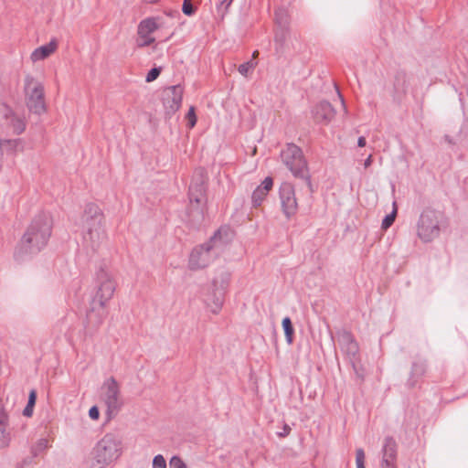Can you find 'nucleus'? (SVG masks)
Instances as JSON below:
<instances>
[{
	"label": "nucleus",
	"mask_w": 468,
	"mask_h": 468,
	"mask_svg": "<svg viewBox=\"0 0 468 468\" xmlns=\"http://www.w3.org/2000/svg\"><path fill=\"white\" fill-rule=\"evenodd\" d=\"M155 38L151 37V35H147V37H138L136 39V46L139 48L148 47L154 43Z\"/></svg>",
	"instance_id": "29"
},
{
	"label": "nucleus",
	"mask_w": 468,
	"mask_h": 468,
	"mask_svg": "<svg viewBox=\"0 0 468 468\" xmlns=\"http://www.w3.org/2000/svg\"><path fill=\"white\" fill-rule=\"evenodd\" d=\"M5 116L6 119L10 118V125L12 126L15 133L20 134L25 131L26 123L24 120L16 116L10 109H6Z\"/></svg>",
	"instance_id": "23"
},
{
	"label": "nucleus",
	"mask_w": 468,
	"mask_h": 468,
	"mask_svg": "<svg viewBox=\"0 0 468 468\" xmlns=\"http://www.w3.org/2000/svg\"><path fill=\"white\" fill-rule=\"evenodd\" d=\"M220 244L221 229H218L207 242L193 249L188 261L189 269L197 271L207 267L218 256Z\"/></svg>",
	"instance_id": "6"
},
{
	"label": "nucleus",
	"mask_w": 468,
	"mask_h": 468,
	"mask_svg": "<svg viewBox=\"0 0 468 468\" xmlns=\"http://www.w3.org/2000/svg\"><path fill=\"white\" fill-rule=\"evenodd\" d=\"M339 96H340V98H341V101H342L343 105H345V103H344V98H342V96H341L340 94H339Z\"/></svg>",
	"instance_id": "50"
},
{
	"label": "nucleus",
	"mask_w": 468,
	"mask_h": 468,
	"mask_svg": "<svg viewBox=\"0 0 468 468\" xmlns=\"http://www.w3.org/2000/svg\"><path fill=\"white\" fill-rule=\"evenodd\" d=\"M103 401L107 406V415L111 419L115 416L122 406L120 387L113 377L107 379L102 386Z\"/></svg>",
	"instance_id": "10"
},
{
	"label": "nucleus",
	"mask_w": 468,
	"mask_h": 468,
	"mask_svg": "<svg viewBox=\"0 0 468 468\" xmlns=\"http://www.w3.org/2000/svg\"><path fill=\"white\" fill-rule=\"evenodd\" d=\"M273 179L271 176H267L259 187L266 191L267 193L272 188Z\"/></svg>",
	"instance_id": "40"
},
{
	"label": "nucleus",
	"mask_w": 468,
	"mask_h": 468,
	"mask_svg": "<svg viewBox=\"0 0 468 468\" xmlns=\"http://www.w3.org/2000/svg\"><path fill=\"white\" fill-rule=\"evenodd\" d=\"M367 142H366V138L364 136H360L357 140V145L359 147H364L366 145Z\"/></svg>",
	"instance_id": "46"
},
{
	"label": "nucleus",
	"mask_w": 468,
	"mask_h": 468,
	"mask_svg": "<svg viewBox=\"0 0 468 468\" xmlns=\"http://www.w3.org/2000/svg\"><path fill=\"white\" fill-rule=\"evenodd\" d=\"M291 431V427L288 424L284 423L282 431H278L277 435L280 438H285L290 434Z\"/></svg>",
	"instance_id": "42"
},
{
	"label": "nucleus",
	"mask_w": 468,
	"mask_h": 468,
	"mask_svg": "<svg viewBox=\"0 0 468 468\" xmlns=\"http://www.w3.org/2000/svg\"><path fill=\"white\" fill-rule=\"evenodd\" d=\"M51 232L50 216L46 213L37 215L27 227L15 250L16 260L24 261L27 256L39 253L48 245Z\"/></svg>",
	"instance_id": "1"
},
{
	"label": "nucleus",
	"mask_w": 468,
	"mask_h": 468,
	"mask_svg": "<svg viewBox=\"0 0 468 468\" xmlns=\"http://www.w3.org/2000/svg\"><path fill=\"white\" fill-rule=\"evenodd\" d=\"M206 204L190 203L186 209V217L188 223L193 228H198L205 218Z\"/></svg>",
	"instance_id": "17"
},
{
	"label": "nucleus",
	"mask_w": 468,
	"mask_h": 468,
	"mask_svg": "<svg viewBox=\"0 0 468 468\" xmlns=\"http://www.w3.org/2000/svg\"><path fill=\"white\" fill-rule=\"evenodd\" d=\"M89 416L91 420H98L100 417V410L97 406H92L89 410Z\"/></svg>",
	"instance_id": "41"
},
{
	"label": "nucleus",
	"mask_w": 468,
	"mask_h": 468,
	"mask_svg": "<svg viewBox=\"0 0 468 468\" xmlns=\"http://www.w3.org/2000/svg\"><path fill=\"white\" fill-rule=\"evenodd\" d=\"M281 159L284 165L292 172L293 176L303 179L309 190L313 192V186L307 162L303 156L302 149L292 143L286 144L285 147L281 152Z\"/></svg>",
	"instance_id": "5"
},
{
	"label": "nucleus",
	"mask_w": 468,
	"mask_h": 468,
	"mask_svg": "<svg viewBox=\"0 0 468 468\" xmlns=\"http://www.w3.org/2000/svg\"><path fill=\"white\" fill-rule=\"evenodd\" d=\"M25 98L30 112L41 115L46 112L45 93L42 83L31 75L25 77Z\"/></svg>",
	"instance_id": "8"
},
{
	"label": "nucleus",
	"mask_w": 468,
	"mask_h": 468,
	"mask_svg": "<svg viewBox=\"0 0 468 468\" xmlns=\"http://www.w3.org/2000/svg\"><path fill=\"white\" fill-rule=\"evenodd\" d=\"M426 372V363L422 360H418L412 363L410 378L408 379L407 385L409 388H414L418 383L419 379L425 374Z\"/></svg>",
	"instance_id": "18"
},
{
	"label": "nucleus",
	"mask_w": 468,
	"mask_h": 468,
	"mask_svg": "<svg viewBox=\"0 0 468 468\" xmlns=\"http://www.w3.org/2000/svg\"><path fill=\"white\" fill-rule=\"evenodd\" d=\"M184 89L181 85L166 88L163 92V105L166 118H171L181 107Z\"/></svg>",
	"instance_id": "12"
},
{
	"label": "nucleus",
	"mask_w": 468,
	"mask_h": 468,
	"mask_svg": "<svg viewBox=\"0 0 468 468\" xmlns=\"http://www.w3.org/2000/svg\"><path fill=\"white\" fill-rule=\"evenodd\" d=\"M48 447V441L47 439H39L35 445L31 447V453L33 457H37L40 452H44Z\"/></svg>",
	"instance_id": "28"
},
{
	"label": "nucleus",
	"mask_w": 468,
	"mask_h": 468,
	"mask_svg": "<svg viewBox=\"0 0 468 468\" xmlns=\"http://www.w3.org/2000/svg\"><path fill=\"white\" fill-rule=\"evenodd\" d=\"M153 468H166V461L162 454H157L154 457Z\"/></svg>",
	"instance_id": "38"
},
{
	"label": "nucleus",
	"mask_w": 468,
	"mask_h": 468,
	"mask_svg": "<svg viewBox=\"0 0 468 468\" xmlns=\"http://www.w3.org/2000/svg\"><path fill=\"white\" fill-rule=\"evenodd\" d=\"M34 406L27 404L23 410V415L25 417H31L33 415Z\"/></svg>",
	"instance_id": "44"
},
{
	"label": "nucleus",
	"mask_w": 468,
	"mask_h": 468,
	"mask_svg": "<svg viewBox=\"0 0 468 468\" xmlns=\"http://www.w3.org/2000/svg\"><path fill=\"white\" fill-rule=\"evenodd\" d=\"M274 19L276 27H290V16L288 11L283 7H279L274 11Z\"/></svg>",
	"instance_id": "24"
},
{
	"label": "nucleus",
	"mask_w": 468,
	"mask_h": 468,
	"mask_svg": "<svg viewBox=\"0 0 468 468\" xmlns=\"http://www.w3.org/2000/svg\"><path fill=\"white\" fill-rule=\"evenodd\" d=\"M336 335L341 349L346 353L350 358H355L358 354L359 347L352 333L342 329L338 331Z\"/></svg>",
	"instance_id": "15"
},
{
	"label": "nucleus",
	"mask_w": 468,
	"mask_h": 468,
	"mask_svg": "<svg viewBox=\"0 0 468 468\" xmlns=\"http://www.w3.org/2000/svg\"><path fill=\"white\" fill-rule=\"evenodd\" d=\"M258 54V51L253 52V57H255Z\"/></svg>",
	"instance_id": "51"
},
{
	"label": "nucleus",
	"mask_w": 468,
	"mask_h": 468,
	"mask_svg": "<svg viewBox=\"0 0 468 468\" xmlns=\"http://www.w3.org/2000/svg\"><path fill=\"white\" fill-rule=\"evenodd\" d=\"M267 192L261 189V187H257L251 196V201L253 207H260L264 200L265 197L267 196Z\"/></svg>",
	"instance_id": "26"
},
{
	"label": "nucleus",
	"mask_w": 468,
	"mask_h": 468,
	"mask_svg": "<svg viewBox=\"0 0 468 468\" xmlns=\"http://www.w3.org/2000/svg\"><path fill=\"white\" fill-rule=\"evenodd\" d=\"M157 17H147L143 19L137 27L138 37H147L159 28Z\"/></svg>",
	"instance_id": "20"
},
{
	"label": "nucleus",
	"mask_w": 468,
	"mask_h": 468,
	"mask_svg": "<svg viewBox=\"0 0 468 468\" xmlns=\"http://www.w3.org/2000/svg\"><path fill=\"white\" fill-rule=\"evenodd\" d=\"M381 455L380 468H398V443L392 436L384 438Z\"/></svg>",
	"instance_id": "14"
},
{
	"label": "nucleus",
	"mask_w": 468,
	"mask_h": 468,
	"mask_svg": "<svg viewBox=\"0 0 468 468\" xmlns=\"http://www.w3.org/2000/svg\"><path fill=\"white\" fill-rule=\"evenodd\" d=\"M96 306H97V307H96L95 311H94L93 313H91V318H90V319H88V321H89L90 323H91V321H92L93 314H94L96 311H97V312H100L101 307H99L98 305H96ZM103 309H104V307H103V308H101V310H103ZM87 318H89V317L87 316Z\"/></svg>",
	"instance_id": "48"
},
{
	"label": "nucleus",
	"mask_w": 468,
	"mask_h": 468,
	"mask_svg": "<svg viewBox=\"0 0 468 468\" xmlns=\"http://www.w3.org/2000/svg\"><path fill=\"white\" fill-rule=\"evenodd\" d=\"M102 220L101 208L94 203L87 204L82 216V246L88 254L98 252L106 242Z\"/></svg>",
	"instance_id": "2"
},
{
	"label": "nucleus",
	"mask_w": 468,
	"mask_h": 468,
	"mask_svg": "<svg viewBox=\"0 0 468 468\" xmlns=\"http://www.w3.org/2000/svg\"><path fill=\"white\" fill-rule=\"evenodd\" d=\"M9 425L0 426V448H5L11 441L10 432L8 431Z\"/></svg>",
	"instance_id": "27"
},
{
	"label": "nucleus",
	"mask_w": 468,
	"mask_h": 468,
	"mask_svg": "<svg viewBox=\"0 0 468 468\" xmlns=\"http://www.w3.org/2000/svg\"><path fill=\"white\" fill-rule=\"evenodd\" d=\"M233 0H222L217 5V9L218 13H221V18L224 17L225 14L228 12L229 7L231 5Z\"/></svg>",
	"instance_id": "32"
},
{
	"label": "nucleus",
	"mask_w": 468,
	"mask_h": 468,
	"mask_svg": "<svg viewBox=\"0 0 468 468\" xmlns=\"http://www.w3.org/2000/svg\"><path fill=\"white\" fill-rule=\"evenodd\" d=\"M182 11L186 16H192L195 14L196 8L192 5L191 0H184Z\"/></svg>",
	"instance_id": "33"
},
{
	"label": "nucleus",
	"mask_w": 468,
	"mask_h": 468,
	"mask_svg": "<svg viewBox=\"0 0 468 468\" xmlns=\"http://www.w3.org/2000/svg\"><path fill=\"white\" fill-rule=\"evenodd\" d=\"M290 36V27H276L274 33V43L277 53H282L285 43Z\"/></svg>",
	"instance_id": "21"
},
{
	"label": "nucleus",
	"mask_w": 468,
	"mask_h": 468,
	"mask_svg": "<svg viewBox=\"0 0 468 468\" xmlns=\"http://www.w3.org/2000/svg\"><path fill=\"white\" fill-rule=\"evenodd\" d=\"M444 141L446 143H448L449 144H455L453 142L452 138L450 135H448V134L444 135Z\"/></svg>",
	"instance_id": "47"
},
{
	"label": "nucleus",
	"mask_w": 468,
	"mask_h": 468,
	"mask_svg": "<svg viewBox=\"0 0 468 468\" xmlns=\"http://www.w3.org/2000/svg\"><path fill=\"white\" fill-rule=\"evenodd\" d=\"M397 216V209L394 207L393 211L387 215L382 220L381 228L383 229H388L395 221Z\"/></svg>",
	"instance_id": "30"
},
{
	"label": "nucleus",
	"mask_w": 468,
	"mask_h": 468,
	"mask_svg": "<svg viewBox=\"0 0 468 468\" xmlns=\"http://www.w3.org/2000/svg\"><path fill=\"white\" fill-rule=\"evenodd\" d=\"M57 47V40L52 39L49 43L36 48L31 54V59L33 61L45 59L56 50Z\"/></svg>",
	"instance_id": "19"
},
{
	"label": "nucleus",
	"mask_w": 468,
	"mask_h": 468,
	"mask_svg": "<svg viewBox=\"0 0 468 468\" xmlns=\"http://www.w3.org/2000/svg\"><path fill=\"white\" fill-rule=\"evenodd\" d=\"M189 128H193L197 123V116L195 112V107L191 106L186 116Z\"/></svg>",
	"instance_id": "35"
},
{
	"label": "nucleus",
	"mask_w": 468,
	"mask_h": 468,
	"mask_svg": "<svg viewBox=\"0 0 468 468\" xmlns=\"http://www.w3.org/2000/svg\"><path fill=\"white\" fill-rule=\"evenodd\" d=\"M207 177L205 170L202 168L197 169L194 173L188 189V198L190 203H207Z\"/></svg>",
	"instance_id": "11"
},
{
	"label": "nucleus",
	"mask_w": 468,
	"mask_h": 468,
	"mask_svg": "<svg viewBox=\"0 0 468 468\" xmlns=\"http://www.w3.org/2000/svg\"><path fill=\"white\" fill-rule=\"evenodd\" d=\"M1 425H9V418L2 402L0 401V426Z\"/></svg>",
	"instance_id": "39"
},
{
	"label": "nucleus",
	"mask_w": 468,
	"mask_h": 468,
	"mask_svg": "<svg viewBox=\"0 0 468 468\" xmlns=\"http://www.w3.org/2000/svg\"><path fill=\"white\" fill-rule=\"evenodd\" d=\"M229 280L230 273L226 271H221L213 279L211 291L205 297V303L213 314H218L222 308Z\"/></svg>",
	"instance_id": "9"
},
{
	"label": "nucleus",
	"mask_w": 468,
	"mask_h": 468,
	"mask_svg": "<svg viewBox=\"0 0 468 468\" xmlns=\"http://www.w3.org/2000/svg\"><path fill=\"white\" fill-rule=\"evenodd\" d=\"M282 328L284 330L285 338L288 344H292L293 341L294 329L290 317H284L282 322Z\"/></svg>",
	"instance_id": "25"
},
{
	"label": "nucleus",
	"mask_w": 468,
	"mask_h": 468,
	"mask_svg": "<svg viewBox=\"0 0 468 468\" xmlns=\"http://www.w3.org/2000/svg\"><path fill=\"white\" fill-rule=\"evenodd\" d=\"M257 63L253 62L252 60L250 61H247L245 63H242L239 66V72L243 75V76H247L249 71L255 68Z\"/></svg>",
	"instance_id": "31"
},
{
	"label": "nucleus",
	"mask_w": 468,
	"mask_h": 468,
	"mask_svg": "<svg viewBox=\"0 0 468 468\" xmlns=\"http://www.w3.org/2000/svg\"><path fill=\"white\" fill-rule=\"evenodd\" d=\"M393 86L396 93H406L408 89V76L404 70H398L396 72Z\"/></svg>",
	"instance_id": "22"
},
{
	"label": "nucleus",
	"mask_w": 468,
	"mask_h": 468,
	"mask_svg": "<svg viewBox=\"0 0 468 468\" xmlns=\"http://www.w3.org/2000/svg\"><path fill=\"white\" fill-rule=\"evenodd\" d=\"M372 162H373L372 155H371V154H369V155H368V157H367V158L365 160V162H364V166H365V168L369 167V166L371 165Z\"/></svg>",
	"instance_id": "45"
},
{
	"label": "nucleus",
	"mask_w": 468,
	"mask_h": 468,
	"mask_svg": "<svg viewBox=\"0 0 468 468\" xmlns=\"http://www.w3.org/2000/svg\"><path fill=\"white\" fill-rule=\"evenodd\" d=\"M445 223L444 214L439 210L426 207L417 223V235L423 242H431L438 238L441 227Z\"/></svg>",
	"instance_id": "7"
},
{
	"label": "nucleus",
	"mask_w": 468,
	"mask_h": 468,
	"mask_svg": "<svg viewBox=\"0 0 468 468\" xmlns=\"http://www.w3.org/2000/svg\"><path fill=\"white\" fill-rule=\"evenodd\" d=\"M312 114L315 122L327 125L335 118V111L330 102L323 101L313 108Z\"/></svg>",
	"instance_id": "16"
},
{
	"label": "nucleus",
	"mask_w": 468,
	"mask_h": 468,
	"mask_svg": "<svg viewBox=\"0 0 468 468\" xmlns=\"http://www.w3.org/2000/svg\"><path fill=\"white\" fill-rule=\"evenodd\" d=\"M169 464L171 468H187L186 464L181 459V457L176 455L170 459Z\"/></svg>",
	"instance_id": "34"
},
{
	"label": "nucleus",
	"mask_w": 468,
	"mask_h": 468,
	"mask_svg": "<svg viewBox=\"0 0 468 468\" xmlns=\"http://www.w3.org/2000/svg\"><path fill=\"white\" fill-rule=\"evenodd\" d=\"M160 73H161V68L151 69L145 77V81L152 82V81L155 80L159 77Z\"/></svg>",
	"instance_id": "37"
},
{
	"label": "nucleus",
	"mask_w": 468,
	"mask_h": 468,
	"mask_svg": "<svg viewBox=\"0 0 468 468\" xmlns=\"http://www.w3.org/2000/svg\"><path fill=\"white\" fill-rule=\"evenodd\" d=\"M122 440L115 434H105L93 447L90 457L85 461L86 468H105L122 455Z\"/></svg>",
	"instance_id": "3"
},
{
	"label": "nucleus",
	"mask_w": 468,
	"mask_h": 468,
	"mask_svg": "<svg viewBox=\"0 0 468 468\" xmlns=\"http://www.w3.org/2000/svg\"><path fill=\"white\" fill-rule=\"evenodd\" d=\"M116 289V282L108 266L103 264L100 266L95 273V294L91 301V307L88 313L89 319L91 318V313L96 309V305L101 308L105 307L106 303L112 298Z\"/></svg>",
	"instance_id": "4"
},
{
	"label": "nucleus",
	"mask_w": 468,
	"mask_h": 468,
	"mask_svg": "<svg viewBox=\"0 0 468 468\" xmlns=\"http://www.w3.org/2000/svg\"><path fill=\"white\" fill-rule=\"evenodd\" d=\"M279 194L282 212L290 219L296 214L298 209L294 186L291 183L283 182L280 186Z\"/></svg>",
	"instance_id": "13"
},
{
	"label": "nucleus",
	"mask_w": 468,
	"mask_h": 468,
	"mask_svg": "<svg viewBox=\"0 0 468 468\" xmlns=\"http://www.w3.org/2000/svg\"><path fill=\"white\" fill-rule=\"evenodd\" d=\"M101 323V317H100V318L97 320L96 324H100Z\"/></svg>",
	"instance_id": "49"
},
{
	"label": "nucleus",
	"mask_w": 468,
	"mask_h": 468,
	"mask_svg": "<svg viewBox=\"0 0 468 468\" xmlns=\"http://www.w3.org/2000/svg\"><path fill=\"white\" fill-rule=\"evenodd\" d=\"M37 401V390L31 389L28 395L27 404L35 407Z\"/></svg>",
	"instance_id": "43"
},
{
	"label": "nucleus",
	"mask_w": 468,
	"mask_h": 468,
	"mask_svg": "<svg viewBox=\"0 0 468 468\" xmlns=\"http://www.w3.org/2000/svg\"><path fill=\"white\" fill-rule=\"evenodd\" d=\"M356 463L357 468H366L365 467V452L363 449H357L356 452Z\"/></svg>",
	"instance_id": "36"
}]
</instances>
